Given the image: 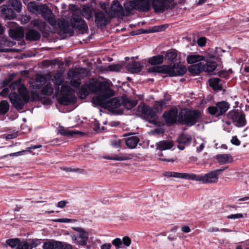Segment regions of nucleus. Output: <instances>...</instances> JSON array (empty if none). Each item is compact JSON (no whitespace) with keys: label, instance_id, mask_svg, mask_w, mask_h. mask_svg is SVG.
<instances>
[{"label":"nucleus","instance_id":"ddd939ff","mask_svg":"<svg viewBox=\"0 0 249 249\" xmlns=\"http://www.w3.org/2000/svg\"><path fill=\"white\" fill-rule=\"evenodd\" d=\"M178 110L177 108H172L169 111H165L163 117L166 123L168 124H173L176 123L178 116Z\"/></svg>","mask_w":249,"mask_h":249},{"label":"nucleus","instance_id":"a19ab883","mask_svg":"<svg viewBox=\"0 0 249 249\" xmlns=\"http://www.w3.org/2000/svg\"><path fill=\"white\" fill-rule=\"evenodd\" d=\"M26 88L21 83L20 79H18L12 82L9 88L12 90H15L18 89V92H19V89L20 88Z\"/></svg>","mask_w":249,"mask_h":249},{"label":"nucleus","instance_id":"a18cd8bd","mask_svg":"<svg viewBox=\"0 0 249 249\" xmlns=\"http://www.w3.org/2000/svg\"><path fill=\"white\" fill-rule=\"evenodd\" d=\"M123 67V64H111L108 65L107 69L109 71H119Z\"/></svg>","mask_w":249,"mask_h":249},{"label":"nucleus","instance_id":"f3484780","mask_svg":"<svg viewBox=\"0 0 249 249\" xmlns=\"http://www.w3.org/2000/svg\"><path fill=\"white\" fill-rule=\"evenodd\" d=\"M192 141L190 135L182 134L178 138V147L179 149L183 150L185 149V145H189Z\"/></svg>","mask_w":249,"mask_h":249},{"label":"nucleus","instance_id":"aec40b11","mask_svg":"<svg viewBox=\"0 0 249 249\" xmlns=\"http://www.w3.org/2000/svg\"><path fill=\"white\" fill-rule=\"evenodd\" d=\"M174 146L173 142L169 140H163L156 143V149L163 151L170 149Z\"/></svg>","mask_w":249,"mask_h":249},{"label":"nucleus","instance_id":"dca6fc26","mask_svg":"<svg viewBox=\"0 0 249 249\" xmlns=\"http://www.w3.org/2000/svg\"><path fill=\"white\" fill-rule=\"evenodd\" d=\"M136 10L142 11H148L151 5L152 6V0H134Z\"/></svg>","mask_w":249,"mask_h":249},{"label":"nucleus","instance_id":"6ab92c4d","mask_svg":"<svg viewBox=\"0 0 249 249\" xmlns=\"http://www.w3.org/2000/svg\"><path fill=\"white\" fill-rule=\"evenodd\" d=\"M215 159L220 165L231 163L233 161L232 157L229 154H218L215 156Z\"/></svg>","mask_w":249,"mask_h":249},{"label":"nucleus","instance_id":"603ef678","mask_svg":"<svg viewBox=\"0 0 249 249\" xmlns=\"http://www.w3.org/2000/svg\"><path fill=\"white\" fill-rule=\"evenodd\" d=\"M41 243V240L35 239H32L31 242L29 243L30 245V247H31V249L33 248H36L38 245H39Z\"/></svg>","mask_w":249,"mask_h":249},{"label":"nucleus","instance_id":"58836bf2","mask_svg":"<svg viewBox=\"0 0 249 249\" xmlns=\"http://www.w3.org/2000/svg\"><path fill=\"white\" fill-rule=\"evenodd\" d=\"M52 80L54 85L57 86V89L58 90L59 89V86L62 84L64 79L61 74L56 73L54 75Z\"/></svg>","mask_w":249,"mask_h":249},{"label":"nucleus","instance_id":"20e7f679","mask_svg":"<svg viewBox=\"0 0 249 249\" xmlns=\"http://www.w3.org/2000/svg\"><path fill=\"white\" fill-rule=\"evenodd\" d=\"M201 116V112L198 110L185 109L179 112L178 121L182 124L191 126L198 122Z\"/></svg>","mask_w":249,"mask_h":249},{"label":"nucleus","instance_id":"b1692460","mask_svg":"<svg viewBox=\"0 0 249 249\" xmlns=\"http://www.w3.org/2000/svg\"><path fill=\"white\" fill-rule=\"evenodd\" d=\"M204 63L199 62L191 65L189 68V71L194 74H198L202 71H204Z\"/></svg>","mask_w":249,"mask_h":249},{"label":"nucleus","instance_id":"0e129e2a","mask_svg":"<svg viewBox=\"0 0 249 249\" xmlns=\"http://www.w3.org/2000/svg\"><path fill=\"white\" fill-rule=\"evenodd\" d=\"M31 96L33 100H37L39 98V96L38 94L35 91L31 92Z\"/></svg>","mask_w":249,"mask_h":249},{"label":"nucleus","instance_id":"393cba45","mask_svg":"<svg viewBox=\"0 0 249 249\" xmlns=\"http://www.w3.org/2000/svg\"><path fill=\"white\" fill-rule=\"evenodd\" d=\"M121 103L122 105H123L124 107L128 110L131 109L137 104V101L130 100L126 96L121 97Z\"/></svg>","mask_w":249,"mask_h":249},{"label":"nucleus","instance_id":"5fc2aeb1","mask_svg":"<svg viewBox=\"0 0 249 249\" xmlns=\"http://www.w3.org/2000/svg\"><path fill=\"white\" fill-rule=\"evenodd\" d=\"M122 241L123 244L126 247L129 246L131 243V240L128 236H124Z\"/></svg>","mask_w":249,"mask_h":249},{"label":"nucleus","instance_id":"7ed1b4c3","mask_svg":"<svg viewBox=\"0 0 249 249\" xmlns=\"http://www.w3.org/2000/svg\"><path fill=\"white\" fill-rule=\"evenodd\" d=\"M19 94L12 92L8 96L12 106L18 110L22 109L30 100V95L26 88L21 87L19 89Z\"/></svg>","mask_w":249,"mask_h":249},{"label":"nucleus","instance_id":"8fccbe9b","mask_svg":"<svg viewBox=\"0 0 249 249\" xmlns=\"http://www.w3.org/2000/svg\"><path fill=\"white\" fill-rule=\"evenodd\" d=\"M112 244L113 245L115 246L116 249H119L121 248L123 242L120 238H116L112 241Z\"/></svg>","mask_w":249,"mask_h":249},{"label":"nucleus","instance_id":"473e14b6","mask_svg":"<svg viewBox=\"0 0 249 249\" xmlns=\"http://www.w3.org/2000/svg\"><path fill=\"white\" fill-rule=\"evenodd\" d=\"M8 4L11 6L17 13H20L21 11L22 4L18 0H8Z\"/></svg>","mask_w":249,"mask_h":249},{"label":"nucleus","instance_id":"de8ad7c7","mask_svg":"<svg viewBox=\"0 0 249 249\" xmlns=\"http://www.w3.org/2000/svg\"><path fill=\"white\" fill-rule=\"evenodd\" d=\"M20 240L18 238L10 239L6 240V243L11 248L18 247Z\"/></svg>","mask_w":249,"mask_h":249},{"label":"nucleus","instance_id":"37998d69","mask_svg":"<svg viewBox=\"0 0 249 249\" xmlns=\"http://www.w3.org/2000/svg\"><path fill=\"white\" fill-rule=\"evenodd\" d=\"M165 65H162L161 66H154L148 68V71L149 72H160L165 73V68H164Z\"/></svg>","mask_w":249,"mask_h":249},{"label":"nucleus","instance_id":"4c0bfd02","mask_svg":"<svg viewBox=\"0 0 249 249\" xmlns=\"http://www.w3.org/2000/svg\"><path fill=\"white\" fill-rule=\"evenodd\" d=\"M192 175L193 174L172 172V177L175 178H186L192 180Z\"/></svg>","mask_w":249,"mask_h":249},{"label":"nucleus","instance_id":"a211bd4d","mask_svg":"<svg viewBox=\"0 0 249 249\" xmlns=\"http://www.w3.org/2000/svg\"><path fill=\"white\" fill-rule=\"evenodd\" d=\"M9 36L15 39H20L24 37V31L21 27L10 29L8 31Z\"/></svg>","mask_w":249,"mask_h":249},{"label":"nucleus","instance_id":"ea45409f","mask_svg":"<svg viewBox=\"0 0 249 249\" xmlns=\"http://www.w3.org/2000/svg\"><path fill=\"white\" fill-rule=\"evenodd\" d=\"M59 133L61 135L66 136H73L75 134H79L80 132L77 131L61 128L59 130Z\"/></svg>","mask_w":249,"mask_h":249},{"label":"nucleus","instance_id":"1a4fd4ad","mask_svg":"<svg viewBox=\"0 0 249 249\" xmlns=\"http://www.w3.org/2000/svg\"><path fill=\"white\" fill-rule=\"evenodd\" d=\"M230 104L225 101L218 102L215 106H211L207 108L209 113L216 117L224 114L230 108Z\"/></svg>","mask_w":249,"mask_h":249},{"label":"nucleus","instance_id":"338daca9","mask_svg":"<svg viewBox=\"0 0 249 249\" xmlns=\"http://www.w3.org/2000/svg\"><path fill=\"white\" fill-rule=\"evenodd\" d=\"M9 93V89L7 88H5L2 89V90L0 92V95L5 97H6Z\"/></svg>","mask_w":249,"mask_h":249},{"label":"nucleus","instance_id":"f257e3e1","mask_svg":"<svg viewBox=\"0 0 249 249\" xmlns=\"http://www.w3.org/2000/svg\"><path fill=\"white\" fill-rule=\"evenodd\" d=\"M90 93H99V95L93 97L92 102L95 105L114 112L121 105V98H113L107 100L114 95V91L109 88V83L107 81L99 82L91 79L84 84L79 91V97L85 99Z\"/></svg>","mask_w":249,"mask_h":249},{"label":"nucleus","instance_id":"4be33fe9","mask_svg":"<svg viewBox=\"0 0 249 249\" xmlns=\"http://www.w3.org/2000/svg\"><path fill=\"white\" fill-rule=\"evenodd\" d=\"M1 12L3 16L8 19H14L16 17V14L11 8H9L7 5H3L1 7Z\"/></svg>","mask_w":249,"mask_h":249},{"label":"nucleus","instance_id":"6e6d98bb","mask_svg":"<svg viewBox=\"0 0 249 249\" xmlns=\"http://www.w3.org/2000/svg\"><path fill=\"white\" fill-rule=\"evenodd\" d=\"M111 145L115 148L120 147L122 145V141L120 140L112 141Z\"/></svg>","mask_w":249,"mask_h":249},{"label":"nucleus","instance_id":"c756f323","mask_svg":"<svg viewBox=\"0 0 249 249\" xmlns=\"http://www.w3.org/2000/svg\"><path fill=\"white\" fill-rule=\"evenodd\" d=\"M220 82V79L218 78H212L209 80L210 86L215 90L222 89V85Z\"/></svg>","mask_w":249,"mask_h":249},{"label":"nucleus","instance_id":"49530a36","mask_svg":"<svg viewBox=\"0 0 249 249\" xmlns=\"http://www.w3.org/2000/svg\"><path fill=\"white\" fill-rule=\"evenodd\" d=\"M167 101V100H165L156 101L154 104L155 108L158 110H161L162 107L166 105Z\"/></svg>","mask_w":249,"mask_h":249},{"label":"nucleus","instance_id":"39448f33","mask_svg":"<svg viewBox=\"0 0 249 249\" xmlns=\"http://www.w3.org/2000/svg\"><path fill=\"white\" fill-rule=\"evenodd\" d=\"M138 114L142 116V118L148 121L155 125H158V116L153 109L144 104L141 103L137 107Z\"/></svg>","mask_w":249,"mask_h":249},{"label":"nucleus","instance_id":"7c9ffc66","mask_svg":"<svg viewBox=\"0 0 249 249\" xmlns=\"http://www.w3.org/2000/svg\"><path fill=\"white\" fill-rule=\"evenodd\" d=\"M82 16L89 20L93 19V10L89 6H84L81 10Z\"/></svg>","mask_w":249,"mask_h":249},{"label":"nucleus","instance_id":"72a5a7b5","mask_svg":"<svg viewBox=\"0 0 249 249\" xmlns=\"http://www.w3.org/2000/svg\"><path fill=\"white\" fill-rule=\"evenodd\" d=\"M106 159L113 160H126L131 159V155L130 154H124L121 155H116L112 157H107L105 158Z\"/></svg>","mask_w":249,"mask_h":249},{"label":"nucleus","instance_id":"f03ea898","mask_svg":"<svg viewBox=\"0 0 249 249\" xmlns=\"http://www.w3.org/2000/svg\"><path fill=\"white\" fill-rule=\"evenodd\" d=\"M28 10L35 14L41 16L54 29L58 28L64 34H73V28H76L81 34L86 33L88 27L85 20L78 15L74 14L72 16V22L65 20L56 21L52 10L46 5L38 4L30 2L28 5Z\"/></svg>","mask_w":249,"mask_h":249},{"label":"nucleus","instance_id":"052dcab7","mask_svg":"<svg viewBox=\"0 0 249 249\" xmlns=\"http://www.w3.org/2000/svg\"><path fill=\"white\" fill-rule=\"evenodd\" d=\"M206 43V39L205 37H200L197 40V44L198 46L202 47L205 45Z\"/></svg>","mask_w":249,"mask_h":249},{"label":"nucleus","instance_id":"e433bc0d","mask_svg":"<svg viewBox=\"0 0 249 249\" xmlns=\"http://www.w3.org/2000/svg\"><path fill=\"white\" fill-rule=\"evenodd\" d=\"M33 26L37 27L40 32L43 33L46 29V24L45 22L39 19H35L32 22Z\"/></svg>","mask_w":249,"mask_h":249},{"label":"nucleus","instance_id":"5701e85b","mask_svg":"<svg viewBox=\"0 0 249 249\" xmlns=\"http://www.w3.org/2000/svg\"><path fill=\"white\" fill-rule=\"evenodd\" d=\"M125 135L124 136H127ZM129 136L125 141L126 145L129 148H135L140 141L139 138L133 134H129Z\"/></svg>","mask_w":249,"mask_h":249},{"label":"nucleus","instance_id":"0eeeda50","mask_svg":"<svg viewBox=\"0 0 249 249\" xmlns=\"http://www.w3.org/2000/svg\"><path fill=\"white\" fill-rule=\"evenodd\" d=\"M152 3L155 13H163L175 6L174 0H152Z\"/></svg>","mask_w":249,"mask_h":249},{"label":"nucleus","instance_id":"6e6552de","mask_svg":"<svg viewBox=\"0 0 249 249\" xmlns=\"http://www.w3.org/2000/svg\"><path fill=\"white\" fill-rule=\"evenodd\" d=\"M192 180L201 181L204 184L215 183L218 181V177L216 172L213 171L204 175L197 176L193 174Z\"/></svg>","mask_w":249,"mask_h":249},{"label":"nucleus","instance_id":"9d476101","mask_svg":"<svg viewBox=\"0 0 249 249\" xmlns=\"http://www.w3.org/2000/svg\"><path fill=\"white\" fill-rule=\"evenodd\" d=\"M165 73L170 76L182 75L186 71V68L180 63L174 64L173 65H165Z\"/></svg>","mask_w":249,"mask_h":249},{"label":"nucleus","instance_id":"e2e57ef3","mask_svg":"<svg viewBox=\"0 0 249 249\" xmlns=\"http://www.w3.org/2000/svg\"><path fill=\"white\" fill-rule=\"evenodd\" d=\"M231 142L236 145H239L240 144V142L236 136L232 137L231 140Z\"/></svg>","mask_w":249,"mask_h":249},{"label":"nucleus","instance_id":"c03bdc74","mask_svg":"<svg viewBox=\"0 0 249 249\" xmlns=\"http://www.w3.org/2000/svg\"><path fill=\"white\" fill-rule=\"evenodd\" d=\"M177 56V53L175 51H168L165 55L164 58L165 60L173 61Z\"/></svg>","mask_w":249,"mask_h":249},{"label":"nucleus","instance_id":"bf43d9fd","mask_svg":"<svg viewBox=\"0 0 249 249\" xmlns=\"http://www.w3.org/2000/svg\"><path fill=\"white\" fill-rule=\"evenodd\" d=\"M30 20V18L29 16H22L21 17L20 21L22 24L27 23Z\"/></svg>","mask_w":249,"mask_h":249},{"label":"nucleus","instance_id":"69168bd1","mask_svg":"<svg viewBox=\"0 0 249 249\" xmlns=\"http://www.w3.org/2000/svg\"><path fill=\"white\" fill-rule=\"evenodd\" d=\"M163 26H157L153 27L152 29V32H157L161 31L163 30Z\"/></svg>","mask_w":249,"mask_h":249},{"label":"nucleus","instance_id":"2f4dec72","mask_svg":"<svg viewBox=\"0 0 249 249\" xmlns=\"http://www.w3.org/2000/svg\"><path fill=\"white\" fill-rule=\"evenodd\" d=\"M125 9V16H129L132 14V12L134 9H136L135 3L133 1H129L124 3Z\"/></svg>","mask_w":249,"mask_h":249},{"label":"nucleus","instance_id":"a878e982","mask_svg":"<svg viewBox=\"0 0 249 249\" xmlns=\"http://www.w3.org/2000/svg\"><path fill=\"white\" fill-rule=\"evenodd\" d=\"M39 33L34 29L29 30L26 33V39L30 41L38 40L40 38Z\"/></svg>","mask_w":249,"mask_h":249},{"label":"nucleus","instance_id":"bb28decb","mask_svg":"<svg viewBox=\"0 0 249 249\" xmlns=\"http://www.w3.org/2000/svg\"><path fill=\"white\" fill-rule=\"evenodd\" d=\"M142 67L140 62H133L128 64L126 66V68L131 73H138L141 71Z\"/></svg>","mask_w":249,"mask_h":249},{"label":"nucleus","instance_id":"09e8293b","mask_svg":"<svg viewBox=\"0 0 249 249\" xmlns=\"http://www.w3.org/2000/svg\"><path fill=\"white\" fill-rule=\"evenodd\" d=\"M17 249H31L30 245L26 241L20 242Z\"/></svg>","mask_w":249,"mask_h":249},{"label":"nucleus","instance_id":"3c124183","mask_svg":"<svg viewBox=\"0 0 249 249\" xmlns=\"http://www.w3.org/2000/svg\"><path fill=\"white\" fill-rule=\"evenodd\" d=\"M80 71L79 70H70L68 72V76L71 78H74L76 77L78 74L80 73Z\"/></svg>","mask_w":249,"mask_h":249},{"label":"nucleus","instance_id":"4d7b16f0","mask_svg":"<svg viewBox=\"0 0 249 249\" xmlns=\"http://www.w3.org/2000/svg\"><path fill=\"white\" fill-rule=\"evenodd\" d=\"M243 217V215L241 213H236L229 215L227 216L229 219H238L241 218Z\"/></svg>","mask_w":249,"mask_h":249},{"label":"nucleus","instance_id":"c85d7f7f","mask_svg":"<svg viewBox=\"0 0 249 249\" xmlns=\"http://www.w3.org/2000/svg\"><path fill=\"white\" fill-rule=\"evenodd\" d=\"M204 71L207 72L209 74H212L213 72L217 67V64L214 61H207L204 64Z\"/></svg>","mask_w":249,"mask_h":249},{"label":"nucleus","instance_id":"9b49d317","mask_svg":"<svg viewBox=\"0 0 249 249\" xmlns=\"http://www.w3.org/2000/svg\"><path fill=\"white\" fill-rule=\"evenodd\" d=\"M72 229L79 232V237L81 239V240H78L77 236L75 235H71L72 239L77 245L83 246L86 245L89 239V233L80 227H73Z\"/></svg>","mask_w":249,"mask_h":249},{"label":"nucleus","instance_id":"680f3d73","mask_svg":"<svg viewBox=\"0 0 249 249\" xmlns=\"http://www.w3.org/2000/svg\"><path fill=\"white\" fill-rule=\"evenodd\" d=\"M54 221L57 222L69 223L71 221V219L69 218H60L55 219Z\"/></svg>","mask_w":249,"mask_h":249},{"label":"nucleus","instance_id":"79ce46f5","mask_svg":"<svg viewBox=\"0 0 249 249\" xmlns=\"http://www.w3.org/2000/svg\"><path fill=\"white\" fill-rule=\"evenodd\" d=\"M53 88L51 85L47 84L43 87L41 89V92L44 95L50 96L53 94Z\"/></svg>","mask_w":249,"mask_h":249},{"label":"nucleus","instance_id":"2eb2a0df","mask_svg":"<svg viewBox=\"0 0 249 249\" xmlns=\"http://www.w3.org/2000/svg\"><path fill=\"white\" fill-rule=\"evenodd\" d=\"M95 21L98 27H103L107 24V17L106 13L102 11H97L95 14Z\"/></svg>","mask_w":249,"mask_h":249},{"label":"nucleus","instance_id":"412c9836","mask_svg":"<svg viewBox=\"0 0 249 249\" xmlns=\"http://www.w3.org/2000/svg\"><path fill=\"white\" fill-rule=\"evenodd\" d=\"M63 244L57 241H51L45 242L42 246L43 249H62Z\"/></svg>","mask_w":249,"mask_h":249},{"label":"nucleus","instance_id":"774afa93","mask_svg":"<svg viewBox=\"0 0 249 249\" xmlns=\"http://www.w3.org/2000/svg\"><path fill=\"white\" fill-rule=\"evenodd\" d=\"M111 246L110 243H105L101 246V249H110Z\"/></svg>","mask_w":249,"mask_h":249},{"label":"nucleus","instance_id":"423d86ee","mask_svg":"<svg viewBox=\"0 0 249 249\" xmlns=\"http://www.w3.org/2000/svg\"><path fill=\"white\" fill-rule=\"evenodd\" d=\"M227 117L236 127H242L247 124L246 115L241 109H234L230 111L227 114Z\"/></svg>","mask_w":249,"mask_h":249},{"label":"nucleus","instance_id":"cd10ccee","mask_svg":"<svg viewBox=\"0 0 249 249\" xmlns=\"http://www.w3.org/2000/svg\"><path fill=\"white\" fill-rule=\"evenodd\" d=\"M205 57L202 55L197 54L189 55L186 58V60L188 63L194 64V63H197L201 62V61L204 60Z\"/></svg>","mask_w":249,"mask_h":249},{"label":"nucleus","instance_id":"f8f14e48","mask_svg":"<svg viewBox=\"0 0 249 249\" xmlns=\"http://www.w3.org/2000/svg\"><path fill=\"white\" fill-rule=\"evenodd\" d=\"M71 88L65 85H63L60 90V97L58 98V102L63 105H68L71 102Z\"/></svg>","mask_w":249,"mask_h":249},{"label":"nucleus","instance_id":"c9c22d12","mask_svg":"<svg viewBox=\"0 0 249 249\" xmlns=\"http://www.w3.org/2000/svg\"><path fill=\"white\" fill-rule=\"evenodd\" d=\"M9 104L6 100H2L0 102V115H4L9 110Z\"/></svg>","mask_w":249,"mask_h":249},{"label":"nucleus","instance_id":"4468645a","mask_svg":"<svg viewBox=\"0 0 249 249\" xmlns=\"http://www.w3.org/2000/svg\"><path fill=\"white\" fill-rule=\"evenodd\" d=\"M109 12L112 16H125L123 8L117 0H114L113 1L111 6L109 9Z\"/></svg>","mask_w":249,"mask_h":249},{"label":"nucleus","instance_id":"864d4df0","mask_svg":"<svg viewBox=\"0 0 249 249\" xmlns=\"http://www.w3.org/2000/svg\"><path fill=\"white\" fill-rule=\"evenodd\" d=\"M45 78L40 74H36V82L37 83H40L44 84L45 82Z\"/></svg>","mask_w":249,"mask_h":249},{"label":"nucleus","instance_id":"13d9d810","mask_svg":"<svg viewBox=\"0 0 249 249\" xmlns=\"http://www.w3.org/2000/svg\"><path fill=\"white\" fill-rule=\"evenodd\" d=\"M80 84V80H73L71 82V85L74 88H78Z\"/></svg>","mask_w":249,"mask_h":249},{"label":"nucleus","instance_id":"f704fd0d","mask_svg":"<svg viewBox=\"0 0 249 249\" xmlns=\"http://www.w3.org/2000/svg\"><path fill=\"white\" fill-rule=\"evenodd\" d=\"M164 57L162 55H158L150 57L148 60V62L151 65H160L163 62Z\"/></svg>","mask_w":249,"mask_h":249}]
</instances>
